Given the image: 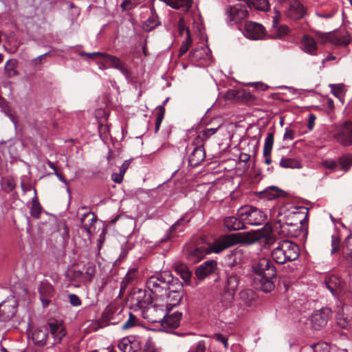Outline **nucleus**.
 Segmentation results:
<instances>
[{
  "label": "nucleus",
  "mask_w": 352,
  "mask_h": 352,
  "mask_svg": "<svg viewBox=\"0 0 352 352\" xmlns=\"http://www.w3.org/2000/svg\"><path fill=\"white\" fill-rule=\"evenodd\" d=\"M160 23L158 21L157 16L155 14H152L149 18L145 21L144 25V28L146 31H151L155 27H157Z\"/></svg>",
  "instance_id": "45"
},
{
  "label": "nucleus",
  "mask_w": 352,
  "mask_h": 352,
  "mask_svg": "<svg viewBox=\"0 0 352 352\" xmlns=\"http://www.w3.org/2000/svg\"><path fill=\"white\" fill-rule=\"evenodd\" d=\"M324 283L332 294L336 295L341 292L344 287V282L338 275L331 274L325 278Z\"/></svg>",
  "instance_id": "20"
},
{
  "label": "nucleus",
  "mask_w": 352,
  "mask_h": 352,
  "mask_svg": "<svg viewBox=\"0 0 352 352\" xmlns=\"http://www.w3.org/2000/svg\"><path fill=\"white\" fill-rule=\"evenodd\" d=\"M338 166V163L336 161H325L324 166L329 169L334 170Z\"/></svg>",
  "instance_id": "64"
},
{
  "label": "nucleus",
  "mask_w": 352,
  "mask_h": 352,
  "mask_svg": "<svg viewBox=\"0 0 352 352\" xmlns=\"http://www.w3.org/2000/svg\"><path fill=\"white\" fill-rule=\"evenodd\" d=\"M278 16H277V19H274L273 21V26L276 28V36L274 38H281L284 36L287 35L289 32V28L287 25H278Z\"/></svg>",
  "instance_id": "40"
},
{
  "label": "nucleus",
  "mask_w": 352,
  "mask_h": 352,
  "mask_svg": "<svg viewBox=\"0 0 352 352\" xmlns=\"http://www.w3.org/2000/svg\"><path fill=\"white\" fill-rule=\"evenodd\" d=\"M217 129L214 128L206 129L201 131L199 135L197 136V141L199 142V140L201 142H204L211 135H214L217 132Z\"/></svg>",
  "instance_id": "47"
},
{
  "label": "nucleus",
  "mask_w": 352,
  "mask_h": 352,
  "mask_svg": "<svg viewBox=\"0 0 352 352\" xmlns=\"http://www.w3.org/2000/svg\"><path fill=\"white\" fill-rule=\"evenodd\" d=\"M116 311L117 308L115 306L109 305L103 311L102 316L106 320L111 322L113 320V314Z\"/></svg>",
  "instance_id": "48"
},
{
  "label": "nucleus",
  "mask_w": 352,
  "mask_h": 352,
  "mask_svg": "<svg viewBox=\"0 0 352 352\" xmlns=\"http://www.w3.org/2000/svg\"><path fill=\"white\" fill-rule=\"evenodd\" d=\"M131 163L130 160H125L122 166L120 168V174L122 175V176L124 177V175L125 174L126 170L128 169L129 164Z\"/></svg>",
  "instance_id": "60"
},
{
  "label": "nucleus",
  "mask_w": 352,
  "mask_h": 352,
  "mask_svg": "<svg viewBox=\"0 0 352 352\" xmlns=\"http://www.w3.org/2000/svg\"><path fill=\"white\" fill-rule=\"evenodd\" d=\"M169 312L170 311L166 312L165 318L162 320V325L164 327L176 329L179 326L182 313L176 311L169 314Z\"/></svg>",
  "instance_id": "26"
},
{
  "label": "nucleus",
  "mask_w": 352,
  "mask_h": 352,
  "mask_svg": "<svg viewBox=\"0 0 352 352\" xmlns=\"http://www.w3.org/2000/svg\"><path fill=\"white\" fill-rule=\"evenodd\" d=\"M118 347L122 352H131L132 351L131 343L127 339H123L119 343Z\"/></svg>",
  "instance_id": "51"
},
{
  "label": "nucleus",
  "mask_w": 352,
  "mask_h": 352,
  "mask_svg": "<svg viewBox=\"0 0 352 352\" xmlns=\"http://www.w3.org/2000/svg\"><path fill=\"white\" fill-rule=\"evenodd\" d=\"M240 97L245 102H252L254 100V96L249 91H244L240 96Z\"/></svg>",
  "instance_id": "57"
},
{
  "label": "nucleus",
  "mask_w": 352,
  "mask_h": 352,
  "mask_svg": "<svg viewBox=\"0 0 352 352\" xmlns=\"http://www.w3.org/2000/svg\"><path fill=\"white\" fill-rule=\"evenodd\" d=\"M274 144V133L271 132L267 134V138L265 140L264 148H263V155L264 157L270 156L272 153V150Z\"/></svg>",
  "instance_id": "39"
},
{
  "label": "nucleus",
  "mask_w": 352,
  "mask_h": 352,
  "mask_svg": "<svg viewBox=\"0 0 352 352\" xmlns=\"http://www.w3.org/2000/svg\"><path fill=\"white\" fill-rule=\"evenodd\" d=\"M244 220L236 217H228L224 219V225L229 230H240L246 229Z\"/></svg>",
  "instance_id": "27"
},
{
  "label": "nucleus",
  "mask_w": 352,
  "mask_h": 352,
  "mask_svg": "<svg viewBox=\"0 0 352 352\" xmlns=\"http://www.w3.org/2000/svg\"><path fill=\"white\" fill-rule=\"evenodd\" d=\"M205 157L206 153L203 145L193 146L188 158L189 164L191 166H197L204 160Z\"/></svg>",
  "instance_id": "25"
},
{
  "label": "nucleus",
  "mask_w": 352,
  "mask_h": 352,
  "mask_svg": "<svg viewBox=\"0 0 352 352\" xmlns=\"http://www.w3.org/2000/svg\"><path fill=\"white\" fill-rule=\"evenodd\" d=\"M254 276V285L256 289L268 293L274 289L276 270L272 262L267 258H261L252 266Z\"/></svg>",
  "instance_id": "2"
},
{
  "label": "nucleus",
  "mask_w": 352,
  "mask_h": 352,
  "mask_svg": "<svg viewBox=\"0 0 352 352\" xmlns=\"http://www.w3.org/2000/svg\"><path fill=\"white\" fill-rule=\"evenodd\" d=\"M333 138L338 143L343 146H352V122L345 121L338 126Z\"/></svg>",
  "instance_id": "11"
},
{
  "label": "nucleus",
  "mask_w": 352,
  "mask_h": 352,
  "mask_svg": "<svg viewBox=\"0 0 352 352\" xmlns=\"http://www.w3.org/2000/svg\"><path fill=\"white\" fill-rule=\"evenodd\" d=\"M165 114V108L164 105H160L157 107V118L155 125V132L157 133L160 127L161 123Z\"/></svg>",
  "instance_id": "44"
},
{
  "label": "nucleus",
  "mask_w": 352,
  "mask_h": 352,
  "mask_svg": "<svg viewBox=\"0 0 352 352\" xmlns=\"http://www.w3.org/2000/svg\"><path fill=\"white\" fill-rule=\"evenodd\" d=\"M137 322H138L137 317L134 314H133L131 312H129V318L122 325V329L123 330L129 329L135 327L137 324Z\"/></svg>",
  "instance_id": "46"
},
{
  "label": "nucleus",
  "mask_w": 352,
  "mask_h": 352,
  "mask_svg": "<svg viewBox=\"0 0 352 352\" xmlns=\"http://www.w3.org/2000/svg\"><path fill=\"white\" fill-rule=\"evenodd\" d=\"M192 40L190 36V30H187V35L185 38V41L182 43V45H185L188 47V48H190L192 45Z\"/></svg>",
  "instance_id": "61"
},
{
  "label": "nucleus",
  "mask_w": 352,
  "mask_h": 352,
  "mask_svg": "<svg viewBox=\"0 0 352 352\" xmlns=\"http://www.w3.org/2000/svg\"><path fill=\"white\" fill-rule=\"evenodd\" d=\"M17 302L14 297L8 298L0 303V321L12 319L16 312Z\"/></svg>",
  "instance_id": "13"
},
{
  "label": "nucleus",
  "mask_w": 352,
  "mask_h": 352,
  "mask_svg": "<svg viewBox=\"0 0 352 352\" xmlns=\"http://www.w3.org/2000/svg\"><path fill=\"white\" fill-rule=\"evenodd\" d=\"M247 6L250 8H254L261 11H267L270 8L268 0H249Z\"/></svg>",
  "instance_id": "36"
},
{
  "label": "nucleus",
  "mask_w": 352,
  "mask_h": 352,
  "mask_svg": "<svg viewBox=\"0 0 352 352\" xmlns=\"http://www.w3.org/2000/svg\"><path fill=\"white\" fill-rule=\"evenodd\" d=\"M245 223L252 226H261L265 223L267 215L259 208L246 205L241 207L236 214Z\"/></svg>",
  "instance_id": "7"
},
{
  "label": "nucleus",
  "mask_w": 352,
  "mask_h": 352,
  "mask_svg": "<svg viewBox=\"0 0 352 352\" xmlns=\"http://www.w3.org/2000/svg\"><path fill=\"white\" fill-rule=\"evenodd\" d=\"M185 295L183 283L176 278L164 296L167 298V304L165 305L170 311L173 307L178 306Z\"/></svg>",
  "instance_id": "8"
},
{
  "label": "nucleus",
  "mask_w": 352,
  "mask_h": 352,
  "mask_svg": "<svg viewBox=\"0 0 352 352\" xmlns=\"http://www.w3.org/2000/svg\"><path fill=\"white\" fill-rule=\"evenodd\" d=\"M212 338L217 341L221 342L223 344V346L227 349L228 346V338L225 337L221 333H214Z\"/></svg>",
  "instance_id": "53"
},
{
  "label": "nucleus",
  "mask_w": 352,
  "mask_h": 352,
  "mask_svg": "<svg viewBox=\"0 0 352 352\" xmlns=\"http://www.w3.org/2000/svg\"><path fill=\"white\" fill-rule=\"evenodd\" d=\"M175 278L170 272L164 271L150 276L146 280V286L153 297L164 298Z\"/></svg>",
  "instance_id": "4"
},
{
  "label": "nucleus",
  "mask_w": 352,
  "mask_h": 352,
  "mask_svg": "<svg viewBox=\"0 0 352 352\" xmlns=\"http://www.w3.org/2000/svg\"><path fill=\"white\" fill-rule=\"evenodd\" d=\"M243 34L248 38L258 40L265 35V29L258 23L248 21L244 25Z\"/></svg>",
  "instance_id": "14"
},
{
  "label": "nucleus",
  "mask_w": 352,
  "mask_h": 352,
  "mask_svg": "<svg viewBox=\"0 0 352 352\" xmlns=\"http://www.w3.org/2000/svg\"><path fill=\"white\" fill-rule=\"evenodd\" d=\"M17 62L15 60H8L5 65V71L8 78H12L18 75V72L16 70Z\"/></svg>",
  "instance_id": "41"
},
{
  "label": "nucleus",
  "mask_w": 352,
  "mask_h": 352,
  "mask_svg": "<svg viewBox=\"0 0 352 352\" xmlns=\"http://www.w3.org/2000/svg\"><path fill=\"white\" fill-rule=\"evenodd\" d=\"M241 242H242L241 234H226L219 237L212 245L206 243L203 241L199 243L187 244L184 251L188 261L192 263H196L212 252L219 253Z\"/></svg>",
  "instance_id": "1"
},
{
  "label": "nucleus",
  "mask_w": 352,
  "mask_h": 352,
  "mask_svg": "<svg viewBox=\"0 0 352 352\" xmlns=\"http://www.w3.org/2000/svg\"><path fill=\"white\" fill-rule=\"evenodd\" d=\"M216 267L217 262L214 260L207 261L197 268L195 275L199 280H203L207 276L212 274Z\"/></svg>",
  "instance_id": "23"
},
{
  "label": "nucleus",
  "mask_w": 352,
  "mask_h": 352,
  "mask_svg": "<svg viewBox=\"0 0 352 352\" xmlns=\"http://www.w3.org/2000/svg\"><path fill=\"white\" fill-rule=\"evenodd\" d=\"M178 26H179V34L181 35H182L185 32L186 34L187 35V30H189V28L188 27H186V25L184 24V21L183 19H181L179 20Z\"/></svg>",
  "instance_id": "59"
},
{
  "label": "nucleus",
  "mask_w": 352,
  "mask_h": 352,
  "mask_svg": "<svg viewBox=\"0 0 352 352\" xmlns=\"http://www.w3.org/2000/svg\"><path fill=\"white\" fill-rule=\"evenodd\" d=\"M48 335L49 328L46 327L37 328L32 332V340L35 345L42 347L47 344Z\"/></svg>",
  "instance_id": "24"
},
{
  "label": "nucleus",
  "mask_w": 352,
  "mask_h": 352,
  "mask_svg": "<svg viewBox=\"0 0 352 352\" xmlns=\"http://www.w3.org/2000/svg\"><path fill=\"white\" fill-rule=\"evenodd\" d=\"M82 56H87L89 58H94L96 57L104 58L105 63L109 64V67L118 69L126 78H129L131 76L130 71L127 69L126 64L122 61L119 58L112 56L106 53L94 52L86 53L82 52Z\"/></svg>",
  "instance_id": "9"
},
{
  "label": "nucleus",
  "mask_w": 352,
  "mask_h": 352,
  "mask_svg": "<svg viewBox=\"0 0 352 352\" xmlns=\"http://www.w3.org/2000/svg\"><path fill=\"white\" fill-rule=\"evenodd\" d=\"M137 296L133 297L136 300L137 306L142 309V316L152 323L160 322L165 318L166 312L169 311L163 305L153 303V298L146 296L144 290L139 289Z\"/></svg>",
  "instance_id": "3"
},
{
  "label": "nucleus",
  "mask_w": 352,
  "mask_h": 352,
  "mask_svg": "<svg viewBox=\"0 0 352 352\" xmlns=\"http://www.w3.org/2000/svg\"><path fill=\"white\" fill-rule=\"evenodd\" d=\"M49 333L52 336L54 342L52 343V346L60 344L62 340L67 335V331L65 327L56 322H48Z\"/></svg>",
  "instance_id": "19"
},
{
  "label": "nucleus",
  "mask_w": 352,
  "mask_h": 352,
  "mask_svg": "<svg viewBox=\"0 0 352 352\" xmlns=\"http://www.w3.org/2000/svg\"><path fill=\"white\" fill-rule=\"evenodd\" d=\"M111 179L115 183L120 184L123 180V176L119 173H114L111 175Z\"/></svg>",
  "instance_id": "63"
},
{
  "label": "nucleus",
  "mask_w": 352,
  "mask_h": 352,
  "mask_svg": "<svg viewBox=\"0 0 352 352\" xmlns=\"http://www.w3.org/2000/svg\"><path fill=\"white\" fill-rule=\"evenodd\" d=\"M330 314L331 310L327 307L316 311L311 316L312 327L316 330L321 329L327 324Z\"/></svg>",
  "instance_id": "17"
},
{
  "label": "nucleus",
  "mask_w": 352,
  "mask_h": 352,
  "mask_svg": "<svg viewBox=\"0 0 352 352\" xmlns=\"http://www.w3.org/2000/svg\"><path fill=\"white\" fill-rule=\"evenodd\" d=\"M35 195L33 197L31 203L30 207V214L32 217L35 219H38L41 217L43 208L39 203L38 197L36 195V190L34 189Z\"/></svg>",
  "instance_id": "29"
},
{
  "label": "nucleus",
  "mask_w": 352,
  "mask_h": 352,
  "mask_svg": "<svg viewBox=\"0 0 352 352\" xmlns=\"http://www.w3.org/2000/svg\"><path fill=\"white\" fill-rule=\"evenodd\" d=\"M120 6L123 10H129L133 9L135 5L131 0H124Z\"/></svg>",
  "instance_id": "56"
},
{
  "label": "nucleus",
  "mask_w": 352,
  "mask_h": 352,
  "mask_svg": "<svg viewBox=\"0 0 352 352\" xmlns=\"http://www.w3.org/2000/svg\"><path fill=\"white\" fill-rule=\"evenodd\" d=\"M40 299L43 307H46L51 302V298L54 295V288L51 284L47 282H42L38 287Z\"/></svg>",
  "instance_id": "22"
},
{
  "label": "nucleus",
  "mask_w": 352,
  "mask_h": 352,
  "mask_svg": "<svg viewBox=\"0 0 352 352\" xmlns=\"http://www.w3.org/2000/svg\"><path fill=\"white\" fill-rule=\"evenodd\" d=\"M299 255L298 245L289 240L280 241L271 252L273 260L278 264L295 261L299 257Z\"/></svg>",
  "instance_id": "5"
},
{
  "label": "nucleus",
  "mask_w": 352,
  "mask_h": 352,
  "mask_svg": "<svg viewBox=\"0 0 352 352\" xmlns=\"http://www.w3.org/2000/svg\"><path fill=\"white\" fill-rule=\"evenodd\" d=\"M338 163L340 166V170L344 172L349 171L352 166V154H344L339 157Z\"/></svg>",
  "instance_id": "34"
},
{
  "label": "nucleus",
  "mask_w": 352,
  "mask_h": 352,
  "mask_svg": "<svg viewBox=\"0 0 352 352\" xmlns=\"http://www.w3.org/2000/svg\"><path fill=\"white\" fill-rule=\"evenodd\" d=\"M204 49L196 48L189 54V58L192 62H197L204 56Z\"/></svg>",
  "instance_id": "49"
},
{
  "label": "nucleus",
  "mask_w": 352,
  "mask_h": 352,
  "mask_svg": "<svg viewBox=\"0 0 352 352\" xmlns=\"http://www.w3.org/2000/svg\"><path fill=\"white\" fill-rule=\"evenodd\" d=\"M342 252L348 265H352V236H349L344 241Z\"/></svg>",
  "instance_id": "30"
},
{
  "label": "nucleus",
  "mask_w": 352,
  "mask_h": 352,
  "mask_svg": "<svg viewBox=\"0 0 352 352\" xmlns=\"http://www.w3.org/2000/svg\"><path fill=\"white\" fill-rule=\"evenodd\" d=\"M316 119V117L314 114L313 113H310L309 115V119H308V129L311 131L314 128V122Z\"/></svg>",
  "instance_id": "62"
},
{
  "label": "nucleus",
  "mask_w": 352,
  "mask_h": 352,
  "mask_svg": "<svg viewBox=\"0 0 352 352\" xmlns=\"http://www.w3.org/2000/svg\"><path fill=\"white\" fill-rule=\"evenodd\" d=\"M239 297L241 301L248 307L253 305V302L255 300V294L252 289H243L240 292Z\"/></svg>",
  "instance_id": "31"
},
{
  "label": "nucleus",
  "mask_w": 352,
  "mask_h": 352,
  "mask_svg": "<svg viewBox=\"0 0 352 352\" xmlns=\"http://www.w3.org/2000/svg\"><path fill=\"white\" fill-rule=\"evenodd\" d=\"M190 219H186L185 217H181L168 230V232L166 234V236L161 239L162 243H165L171 241L176 233L181 232L184 230V228Z\"/></svg>",
  "instance_id": "21"
},
{
  "label": "nucleus",
  "mask_w": 352,
  "mask_h": 352,
  "mask_svg": "<svg viewBox=\"0 0 352 352\" xmlns=\"http://www.w3.org/2000/svg\"><path fill=\"white\" fill-rule=\"evenodd\" d=\"M283 192V190L276 186H270L263 190L261 193L263 194V197L269 200H272L278 197L279 194Z\"/></svg>",
  "instance_id": "38"
},
{
  "label": "nucleus",
  "mask_w": 352,
  "mask_h": 352,
  "mask_svg": "<svg viewBox=\"0 0 352 352\" xmlns=\"http://www.w3.org/2000/svg\"><path fill=\"white\" fill-rule=\"evenodd\" d=\"M280 166L284 168H300L301 165L299 161L294 158L283 157L279 163Z\"/></svg>",
  "instance_id": "37"
},
{
  "label": "nucleus",
  "mask_w": 352,
  "mask_h": 352,
  "mask_svg": "<svg viewBox=\"0 0 352 352\" xmlns=\"http://www.w3.org/2000/svg\"><path fill=\"white\" fill-rule=\"evenodd\" d=\"M68 299H69V303L74 307H78L81 305V300L75 294H69Z\"/></svg>",
  "instance_id": "52"
},
{
  "label": "nucleus",
  "mask_w": 352,
  "mask_h": 352,
  "mask_svg": "<svg viewBox=\"0 0 352 352\" xmlns=\"http://www.w3.org/2000/svg\"><path fill=\"white\" fill-rule=\"evenodd\" d=\"M176 272L179 274L181 278L186 282L188 283L192 276L191 272L185 265H179L175 268Z\"/></svg>",
  "instance_id": "43"
},
{
  "label": "nucleus",
  "mask_w": 352,
  "mask_h": 352,
  "mask_svg": "<svg viewBox=\"0 0 352 352\" xmlns=\"http://www.w3.org/2000/svg\"><path fill=\"white\" fill-rule=\"evenodd\" d=\"M318 36L324 42L328 41L337 46H347L351 43L349 33L344 30L335 32L320 33Z\"/></svg>",
  "instance_id": "12"
},
{
  "label": "nucleus",
  "mask_w": 352,
  "mask_h": 352,
  "mask_svg": "<svg viewBox=\"0 0 352 352\" xmlns=\"http://www.w3.org/2000/svg\"><path fill=\"white\" fill-rule=\"evenodd\" d=\"M144 352H157V349L155 347L152 342L148 341L144 348Z\"/></svg>",
  "instance_id": "58"
},
{
  "label": "nucleus",
  "mask_w": 352,
  "mask_h": 352,
  "mask_svg": "<svg viewBox=\"0 0 352 352\" xmlns=\"http://www.w3.org/2000/svg\"><path fill=\"white\" fill-rule=\"evenodd\" d=\"M301 47L304 52L309 54H315L317 44L312 37L309 35H304L301 40Z\"/></svg>",
  "instance_id": "28"
},
{
  "label": "nucleus",
  "mask_w": 352,
  "mask_h": 352,
  "mask_svg": "<svg viewBox=\"0 0 352 352\" xmlns=\"http://www.w3.org/2000/svg\"><path fill=\"white\" fill-rule=\"evenodd\" d=\"M80 210H85L80 218L82 228L86 231L87 235L90 236L96 230L95 223L97 221V217L94 212L87 211V207L79 208L78 212Z\"/></svg>",
  "instance_id": "15"
},
{
  "label": "nucleus",
  "mask_w": 352,
  "mask_h": 352,
  "mask_svg": "<svg viewBox=\"0 0 352 352\" xmlns=\"http://www.w3.org/2000/svg\"><path fill=\"white\" fill-rule=\"evenodd\" d=\"M239 278L236 275H228L224 289L235 294L239 286Z\"/></svg>",
  "instance_id": "33"
},
{
  "label": "nucleus",
  "mask_w": 352,
  "mask_h": 352,
  "mask_svg": "<svg viewBox=\"0 0 352 352\" xmlns=\"http://www.w3.org/2000/svg\"><path fill=\"white\" fill-rule=\"evenodd\" d=\"M1 185L3 191L9 193L16 186V179L11 176L3 177L1 180Z\"/></svg>",
  "instance_id": "32"
},
{
  "label": "nucleus",
  "mask_w": 352,
  "mask_h": 352,
  "mask_svg": "<svg viewBox=\"0 0 352 352\" xmlns=\"http://www.w3.org/2000/svg\"><path fill=\"white\" fill-rule=\"evenodd\" d=\"M137 276L138 270L136 269L133 268L129 270L121 283L120 291L122 292V289H124L126 285L131 283L137 278Z\"/></svg>",
  "instance_id": "42"
},
{
  "label": "nucleus",
  "mask_w": 352,
  "mask_h": 352,
  "mask_svg": "<svg viewBox=\"0 0 352 352\" xmlns=\"http://www.w3.org/2000/svg\"><path fill=\"white\" fill-rule=\"evenodd\" d=\"M246 7V5H243L242 3H237L232 6H228L226 10V12L228 14L230 21L238 23L243 19H246L249 14Z\"/></svg>",
  "instance_id": "16"
},
{
  "label": "nucleus",
  "mask_w": 352,
  "mask_h": 352,
  "mask_svg": "<svg viewBox=\"0 0 352 352\" xmlns=\"http://www.w3.org/2000/svg\"><path fill=\"white\" fill-rule=\"evenodd\" d=\"M294 131L289 129V128H286L285 129V134L283 135V140H294Z\"/></svg>",
  "instance_id": "55"
},
{
  "label": "nucleus",
  "mask_w": 352,
  "mask_h": 352,
  "mask_svg": "<svg viewBox=\"0 0 352 352\" xmlns=\"http://www.w3.org/2000/svg\"><path fill=\"white\" fill-rule=\"evenodd\" d=\"M331 239H332V241H331V246H332L331 254H334L339 249L340 239L337 236H332Z\"/></svg>",
  "instance_id": "54"
},
{
  "label": "nucleus",
  "mask_w": 352,
  "mask_h": 352,
  "mask_svg": "<svg viewBox=\"0 0 352 352\" xmlns=\"http://www.w3.org/2000/svg\"><path fill=\"white\" fill-rule=\"evenodd\" d=\"M331 87L332 94L340 100H342L344 96L343 86L341 85H332Z\"/></svg>",
  "instance_id": "50"
},
{
  "label": "nucleus",
  "mask_w": 352,
  "mask_h": 352,
  "mask_svg": "<svg viewBox=\"0 0 352 352\" xmlns=\"http://www.w3.org/2000/svg\"><path fill=\"white\" fill-rule=\"evenodd\" d=\"M234 293L224 289L220 297V303L223 308L230 307L234 300Z\"/></svg>",
  "instance_id": "35"
},
{
  "label": "nucleus",
  "mask_w": 352,
  "mask_h": 352,
  "mask_svg": "<svg viewBox=\"0 0 352 352\" xmlns=\"http://www.w3.org/2000/svg\"><path fill=\"white\" fill-rule=\"evenodd\" d=\"M288 10L287 16L294 20L302 19L305 14V10L302 3L297 0H288Z\"/></svg>",
  "instance_id": "18"
},
{
  "label": "nucleus",
  "mask_w": 352,
  "mask_h": 352,
  "mask_svg": "<svg viewBox=\"0 0 352 352\" xmlns=\"http://www.w3.org/2000/svg\"><path fill=\"white\" fill-rule=\"evenodd\" d=\"M82 56H87L89 58H94L96 57L104 58L105 63L109 64V67L118 69L126 78H129L131 76L130 71L127 69L126 64L122 61L119 58L112 56L106 53L94 52L86 53L82 52Z\"/></svg>",
  "instance_id": "10"
},
{
  "label": "nucleus",
  "mask_w": 352,
  "mask_h": 352,
  "mask_svg": "<svg viewBox=\"0 0 352 352\" xmlns=\"http://www.w3.org/2000/svg\"><path fill=\"white\" fill-rule=\"evenodd\" d=\"M308 208L306 207H299L296 208L295 211L289 212L285 216L284 224L281 228L289 227V232L301 230L308 222Z\"/></svg>",
  "instance_id": "6"
}]
</instances>
